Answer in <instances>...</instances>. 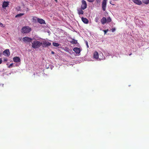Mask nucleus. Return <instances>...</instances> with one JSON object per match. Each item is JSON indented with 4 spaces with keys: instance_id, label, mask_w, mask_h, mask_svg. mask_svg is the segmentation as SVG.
I'll return each instance as SVG.
<instances>
[{
    "instance_id": "f257e3e1",
    "label": "nucleus",
    "mask_w": 149,
    "mask_h": 149,
    "mask_svg": "<svg viewBox=\"0 0 149 149\" xmlns=\"http://www.w3.org/2000/svg\"><path fill=\"white\" fill-rule=\"evenodd\" d=\"M42 45V42L35 39L32 43V47L34 49L38 48Z\"/></svg>"
},
{
    "instance_id": "f03ea898",
    "label": "nucleus",
    "mask_w": 149,
    "mask_h": 149,
    "mask_svg": "<svg viewBox=\"0 0 149 149\" xmlns=\"http://www.w3.org/2000/svg\"><path fill=\"white\" fill-rule=\"evenodd\" d=\"M31 31V28L29 26L24 27L22 29V32L24 33H29Z\"/></svg>"
},
{
    "instance_id": "7ed1b4c3",
    "label": "nucleus",
    "mask_w": 149,
    "mask_h": 149,
    "mask_svg": "<svg viewBox=\"0 0 149 149\" xmlns=\"http://www.w3.org/2000/svg\"><path fill=\"white\" fill-rule=\"evenodd\" d=\"M51 43L49 42L46 40L43 41L42 42V45L43 47H48L51 45Z\"/></svg>"
},
{
    "instance_id": "20e7f679",
    "label": "nucleus",
    "mask_w": 149,
    "mask_h": 149,
    "mask_svg": "<svg viewBox=\"0 0 149 149\" xmlns=\"http://www.w3.org/2000/svg\"><path fill=\"white\" fill-rule=\"evenodd\" d=\"M87 5L86 1L84 0H82L81 1V8L83 10H84L87 8Z\"/></svg>"
},
{
    "instance_id": "39448f33",
    "label": "nucleus",
    "mask_w": 149,
    "mask_h": 149,
    "mask_svg": "<svg viewBox=\"0 0 149 149\" xmlns=\"http://www.w3.org/2000/svg\"><path fill=\"white\" fill-rule=\"evenodd\" d=\"M22 40L24 42H30L31 41L32 39V38L28 37H25L23 38Z\"/></svg>"
},
{
    "instance_id": "423d86ee",
    "label": "nucleus",
    "mask_w": 149,
    "mask_h": 149,
    "mask_svg": "<svg viewBox=\"0 0 149 149\" xmlns=\"http://www.w3.org/2000/svg\"><path fill=\"white\" fill-rule=\"evenodd\" d=\"M107 0H104L102 2V10L103 11H105L106 10V8L107 6Z\"/></svg>"
},
{
    "instance_id": "0eeeda50",
    "label": "nucleus",
    "mask_w": 149,
    "mask_h": 149,
    "mask_svg": "<svg viewBox=\"0 0 149 149\" xmlns=\"http://www.w3.org/2000/svg\"><path fill=\"white\" fill-rule=\"evenodd\" d=\"M73 51L76 53L79 54L81 52V49L80 48L78 47H75L73 49Z\"/></svg>"
},
{
    "instance_id": "6e6552de",
    "label": "nucleus",
    "mask_w": 149,
    "mask_h": 149,
    "mask_svg": "<svg viewBox=\"0 0 149 149\" xmlns=\"http://www.w3.org/2000/svg\"><path fill=\"white\" fill-rule=\"evenodd\" d=\"M3 54L4 55H6L8 56L10 55V52L8 49H6L3 52Z\"/></svg>"
},
{
    "instance_id": "1a4fd4ad",
    "label": "nucleus",
    "mask_w": 149,
    "mask_h": 149,
    "mask_svg": "<svg viewBox=\"0 0 149 149\" xmlns=\"http://www.w3.org/2000/svg\"><path fill=\"white\" fill-rule=\"evenodd\" d=\"M132 1L134 3L138 5H140L142 4L141 1L140 0H132Z\"/></svg>"
},
{
    "instance_id": "9d476101",
    "label": "nucleus",
    "mask_w": 149,
    "mask_h": 149,
    "mask_svg": "<svg viewBox=\"0 0 149 149\" xmlns=\"http://www.w3.org/2000/svg\"><path fill=\"white\" fill-rule=\"evenodd\" d=\"M38 22L41 24H45V21L44 20L42 19L38 18L37 19Z\"/></svg>"
},
{
    "instance_id": "9b49d317",
    "label": "nucleus",
    "mask_w": 149,
    "mask_h": 149,
    "mask_svg": "<svg viewBox=\"0 0 149 149\" xmlns=\"http://www.w3.org/2000/svg\"><path fill=\"white\" fill-rule=\"evenodd\" d=\"M13 61L15 62H19L20 61V58L18 57H15L13 58Z\"/></svg>"
},
{
    "instance_id": "f8f14e48",
    "label": "nucleus",
    "mask_w": 149,
    "mask_h": 149,
    "mask_svg": "<svg viewBox=\"0 0 149 149\" xmlns=\"http://www.w3.org/2000/svg\"><path fill=\"white\" fill-rule=\"evenodd\" d=\"M101 22L102 24H104L107 22L106 18L105 17H103L101 19Z\"/></svg>"
},
{
    "instance_id": "ddd939ff",
    "label": "nucleus",
    "mask_w": 149,
    "mask_h": 149,
    "mask_svg": "<svg viewBox=\"0 0 149 149\" xmlns=\"http://www.w3.org/2000/svg\"><path fill=\"white\" fill-rule=\"evenodd\" d=\"M81 20L82 22L85 24H87L88 22V20L86 18H84L82 17L81 18Z\"/></svg>"
},
{
    "instance_id": "4468645a",
    "label": "nucleus",
    "mask_w": 149,
    "mask_h": 149,
    "mask_svg": "<svg viewBox=\"0 0 149 149\" xmlns=\"http://www.w3.org/2000/svg\"><path fill=\"white\" fill-rule=\"evenodd\" d=\"M9 5V2L4 1L3 3L2 7L3 8L6 7Z\"/></svg>"
},
{
    "instance_id": "2eb2a0df",
    "label": "nucleus",
    "mask_w": 149,
    "mask_h": 149,
    "mask_svg": "<svg viewBox=\"0 0 149 149\" xmlns=\"http://www.w3.org/2000/svg\"><path fill=\"white\" fill-rule=\"evenodd\" d=\"M83 10L81 8V9H77L78 13L79 15L83 14L84 12Z\"/></svg>"
},
{
    "instance_id": "dca6fc26",
    "label": "nucleus",
    "mask_w": 149,
    "mask_h": 149,
    "mask_svg": "<svg viewBox=\"0 0 149 149\" xmlns=\"http://www.w3.org/2000/svg\"><path fill=\"white\" fill-rule=\"evenodd\" d=\"M93 57L96 59H98L99 57L98 53L97 52H95L94 53Z\"/></svg>"
},
{
    "instance_id": "f3484780",
    "label": "nucleus",
    "mask_w": 149,
    "mask_h": 149,
    "mask_svg": "<svg viewBox=\"0 0 149 149\" xmlns=\"http://www.w3.org/2000/svg\"><path fill=\"white\" fill-rule=\"evenodd\" d=\"M71 43L72 44H76L77 43V40H76L74 39H72V40L71 41Z\"/></svg>"
},
{
    "instance_id": "a211bd4d",
    "label": "nucleus",
    "mask_w": 149,
    "mask_h": 149,
    "mask_svg": "<svg viewBox=\"0 0 149 149\" xmlns=\"http://www.w3.org/2000/svg\"><path fill=\"white\" fill-rule=\"evenodd\" d=\"M142 1L146 4H148L149 3V0H142Z\"/></svg>"
},
{
    "instance_id": "6ab92c4d",
    "label": "nucleus",
    "mask_w": 149,
    "mask_h": 149,
    "mask_svg": "<svg viewBox=\"0 0 149 149\" xmlns=\"http://www.w3.org/2000/svg\"><path fill=\"white\" fill-rule=\"evenodd\" d=\"M53 45L55 47H58L60 45L58 43L56 42H53L52 43Z\"/></svg>"
},
{
    "instance_id": "aec40b11",
    "label": "nucleus",
    "mask_w": 149,
    "mask_h": 149,
    "mask_svg": "<svg viewBox=\"0 0 149 149\" xmlns=\"http://www.w3.org/2000/svg\"><path fill=\"white\" fill-rule=\"evenodd\" d=\"M107 22L108 23L110 22L111 21V19L110 17H109L107 18Z\"/></svg>"
},
{
    "instance_id": "412c9836",
    "label": "nucleus",
    "mask_w": 149,
    "mask_h": 149,
    "mask_svg": "<svg viewBox=\"0 0 149 149\" xmlns=\"http://www.w3.org/2000/svg\"><path fill=\"white\" fill-rule=\"evenodd\" d=\"M24 14V13H20L19 14H18L15 16V17H21Z\"/></svg>"
},
{
    "instance_id": "4be33fe9",
    "label": "nucleus",
    "mask_w": 149,
    "mask_h": 149,
    "mask_svg": "<svg viewBox=\"0 0 149 149\" xmlns=\"http://www.w3.org/2000/svg\"><path fill=\"white\" fill-rule=\"evenodd\" d=\"M99 20V18L98 17H96L95 18V21L96 22H97Z\"/></svg>"
},
{
    "instance_id": "5701e85b",
    "label": "nucleus",
    "mask_w": 149,
    "mask_h": 149,
    "mask_svg": "<svg viewBox=\"0 0 149 149\" xmlns=\"http://www.w3.org/2000/svg\"><path fill=\"white\" fill-rule=\"evenodd\" d=\"M13 63L10 64V65L8 66V68H11L13 65Z\"/></svg>"
},
{
    "instance_id": "b1692460",
    "label": "nucleus",
    "mask_w": 149,
    "mask_h": 149,
    "mask_svg": "<svg viewBox=\"0 0 149 149\" xmlns=\"http://www.w3.org/2000/svg\"><path fill=\"white\" fill-rule=\"evenodd\" d=\"M115 30H116V29L115 28H112L111 29V31L113 32H114V31H115Z\"/></svg>"
},
{
    "instance_id": "393cba45",
    "label": "nucleus",
    "mask_w": 149,
    "mask_h": 149,
    "mask_svg": "<svg viewBox=\"0 0 149 149\" xmlns=\"http://www.w3.org/2000/svg\"><path fill=\"white\" fill-rule=\"evenodd\" d=\"M87 1L90 2L92 3L95 0H87Z\"/></svg>"
},
{
    "instance_id": "a878e982",
    "label": "nucleus",
    "mask_w": 149,
    "mask_h": 149,
    "mask_svg": "<svg viewBox=\"0 0 149 149\" xmlns=\"http://www.w3.org/2000/svg\"><path fill=\"white\" fill-rule=\"evenodd\" d=\"M85 42V43H86V44L87 46V47L88 48L89 47H88V42L87 41H86Z\"/></svg>"
},
{
    "instance_id": "bb28decb",
    "label": "nucleus",
    "mask_w": 149,
    "mask_h": 149,
    "mask_svg": "<svg viewBox=\"0 0 149 149\" xmlns=\"http://www.w3.org/2000/svg\"><path fill=\"white\" fill-rule=\"evenodd\" d=\"M26 10V12H27L29 10V8H26V9H25Z\"/></svg>"
},
{
    "instance_id": "cd10ccee",
    "label": "nucleus",
    "mask_w": 149,
    "mask_h": 149,
    "mask_svg": "<svg viewBox=\"0 0 149 149\" xmlns=\"http://www.w3.org/2000/svg\"><path fill=\"white\" fill-rule=\"evenodd\" d=\"M4 61H7V58H4L3 59Z\"/></svg>"
},
{
    "instance_id": "c85d7f7f",
    "label": "nucleus",
    "mask_w": 149,
    "mask_h": 149,
    "mask_svg": "<svg viewBox=\"0 0 149 149\" xmlns=\"http://www.w3.org/2000/svg\"><path fill=\"white\" fill-rule=\"evenodd\" d=\"M2 62V60L1 58H0V64Z\"/></svg>"
},
{
    "instance_id": "c756f323",
    "label": "nucleus",
    "mask_w": 149,
    "mask_h": 149,
    "mask_svg": "<svg viewBox=\"0 0 149 149\" xmlns=\"http://www.w3.org/2000/svg\"><path fill=\"white\" fill-rule=\"evenodd\" d=\"M110 2V3L112 5H114V4H112V1H110V2Z\"/></svg>"
},
{
    "instance_id": "7c9ffc66",
    "label": "nucleus",
    "mask_w": 149,
    "mask_h": 149,
    "mask_svg": "<svg viewBox=\"0 0 149 149\" xmlns=\"http://www.w3.org/2000/svg\"><path fill=\"white\" fill-rule=\"evenodd\" d=\"M3 26V24L2 23L0 22V26Z\"/></svg>"
},
{
    "instance_id": "2f4dec72",
    "label": "nucleus",
    "mask_w": 149,
    "mask_h": 149,
    "mask_svg": "<svg viewBox=\"0 0 149 149\" xmlns=\"http://www.w3.org/2000/svg\"><path fill=\"white\" fill-rule=\"evenodd\" d=\"M108 31V30H104V33L105 34L107 32V31Z\"/></svg>"
},
{
    "instance_id": "473e14b6",
    "label": "nucleus",
    "mask_w": 149,
    "mask_h": 149,
    "mask_svg": "<svg viewBox=\"0 0 149 149\" xmlns=\"http://www.w3.org/2000/svg\"><path fill=\"white\" fill-rule=\"evenodd\" d=\"M51 54H54V51H52V52H51Z\"/></svg>"
},
{
    "instance_id": "72a5a7b5",
    "label": "nucleus",
    "mask_w": 149,
    "mask_h": 149,
    "mask_svg": "<svg viewBox=\"0 0 149 149\" xmlns=\"http://www.w3.org/2000/svg\"><path fill=\"white\" fill-rule=\"evenodd\" d=\"M2 54V53H1V52H0V57L1 56V55Z\"/></svg>"
},
{
    "instance_id": "f704fd0d",
    "label": "nucleus",
    "mask_w": 149,
    "mask_h": 149,
    "mask_svg": "<svg viewBox=\"0 0 149 149\" xmlns=\"http://www.w3.org/2000/svg\"><path fill=\"white\" fill-rule=\"evenodd\" d=\"M55 1L56 2H57V0H55Z\"/></svg>"
},
{
    "instance_id": "c9c22d12",
    "label": "nucleus",
    "mask_w": 149,
    "mask_h": 149,
    "mask_svg": "<svg viewBox=\"0 0 149 149\" xmlns=\"http://www.w3.org/2000/svg\"><path fill=\"white\" fill-rule=\"evenodd\" d=\"M132 54H129L130 55Z\"/></svg>"
}]
</instances>
